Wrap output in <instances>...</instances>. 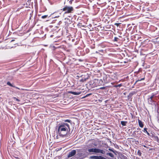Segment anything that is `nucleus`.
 <instances>
[{"instance_id": "c756f323", "label": "nucleus", "mask_w": 159, "mask_h": 159, "mask_svg": "<svg viewBox=\"0 0 159 159\" xmlns=\"http://www.w3.org/2000/svg\"><path fill=\"white\" fill-rule=\"evenodd\" d=\"M96 53H98V52L97 51H96Z\"/></svg>"}, {"instance_id": "f3484780", "label": "nucleus", "mask_w": 159, "mask_h": 159, "mask_svg": "<svg viewBox=\"0 0 159 159\" xmlns=\"http://www.w3.org/2000/svg\"><path fill=\"white\" fill-rule=\"evenodd\" d=\"M144 79H145V78H143L141 79L140 80H137L136 81L135 84H136L138 81H142V80H144Z\"/></svg>"}, {"instance_id": "9b49d317", "label": "nucleus", "mask_w": 159, "mask_h": 159, "mask_svg": "<svg viewBox=\"0 0 159 159\" xmlns=\"http://www.w3.org/2000/svg\"><path fill=\"white\" fill-rule=\"evenodd\" d=\"M143 131L144 132L147 133V134L148 135H150L149 133H148V131H147V128H144L143 129Z\"/></svg>"}, {"instance_id": "5701e85b", "label": "nucleus", "mask_w": 159, "mask_h": 159, "mask_svg": "<svg viewBox=\"0 0 159 159\" xmlns=\"http://www.w3.org/2000/svg\"><path fill=\"white\" fill-rule=\"evenodd\" d=\"M118 38L117 37H115L114 39V40L115 41H117Z\"/></svg>"}, {"instance_id": "cd10ccee", "label": "nucleus", "mask_w": 159, "mask_h": 159, "mask_svg": "<svg viewBox=\"0 0 159 159\" xmlns=\"http://www.w3.org/2000/svg\"><path fill=\"white\" fill-rule=\"evenodd\" d=\"M16 89H19V88H18V87H16Z\"/></svg>"}, {"instance_id": "20e7f679", "label": "nucleus", "mask_w": 159, "mask_h": 159, "mask_svg": "<svg viewBox=\"0 0 159 159\" xmlns=\"http://www.w3.org/2000/svg\"><path fill=\"white\" fill-rule=\"evenodd\" d=\"M65 137V136H62L61 134H59V135H57L56 136L54 135V138L57 139H59V141H62L63 140L62 138Z\"/></svg>"}, {"instance_id": "7ed1b4c3", "label": "nucleus", "mask_w": 159, "mask_h": 159, "mask_svg": "<svg viewBox=\"0 0 159 159\" xmlns=\"http://www.w3.org/2000/svg\"><path fill=\"white\" fill-rule=\"evenodd\" d=\"M88 151L89 152L101 153L102 154H104L105 153V151H104L98 148H89L88 150Z\"/></svg>"}, {"instance_id": "412c9836", "label": "nucleus", "mask_w": 159, "mask_h": 159, "mask_svg": "<svg viewBox=\"0 0 159 159\" xmlns=\"http://www.w3.org/2000/svg\"><path fill=\"white\" fill-rule=\"evenodd\" d=\"M154 95H155L154 94H153L152 95L151 97H150L149 98H151V99H153V98Z\"/></svg>"}, {"instance_id": "9d476101", "label": "nucleus", "mask_w": 159, "mask_h": 159, "mask_svg": "<svg viewBox=\"0 0 159 159\" xmlns=\"http://www.w3.org/2000/svg\"><path fill=\"white\" fill-rule=\"evenodd\" d=\"M127 123V121H121V124L123 126H125L126 125V124Z\"/></svg>"}, {"instance_id": "393cba45", "label": "nucleus", "mask_w": 159, "mask_h": 159, "mask_svg": "<svg viewBox=\"0 0 159 159\" xmlns=\"http://www.w3.org/2000/svg\"><path fill=\"white\" fill-rule=\"evenodd\" d=\"M105 89L104 87H101L100 88L101 89Z\"/></svg>"}, {"instance_id": "6e6552de", "label": "nucleus", "mask_w": 159, "mask_h": 159, "mask_svg": "<svg viewBox=\"0 0 159 159\" xmlns=\"http://www.w3.org/2000/svg\"><path fill=\"white\" fill-rule=\"evenodd\" d=\"M138 121L139 126L141 128H143V125L142 122L139 120H138Z\"/></svg>"}, {"instance_id": "39448f33", "label": "nucleus", "mask_w": 159, "mask_h": 159, "mask_svg": "<svg viewBox=\"0 0 159 159\" xmlns=\"http://www.w3.org/2000/svg\"><path fill=\"white\" fill-rule=\"evenodd\" d=\"M104 157L101 156H93L90 157V158L91 159H103Z\"/></svg>"}, {"instance_id": "b1692460", "label": "nucleus", "mask_w": 159, "mask_h": 159, "mask_svg": "<svg viewBox=\"0 0 159 159\" xmlns=\"http://www.w3.org/2000/svg\"><path fill=\"white\" fill-rule=\"evenodd\" d=\"M70 120H65V122H70Z\"/></svg>"}, {"instance_id": "a878e982", "label": "nucleus", "mask_w": 159, "mask_h": 159, "mask_svg": "<svg viewBox=\"0 0 159 159\" xmlns=\"http://www.w3.org/2000/svg\"><path fill=\"white\" fill-rule=\"evenodd\" d=\"M109 150L110 151H111L112 152H113V151L110 148H109Z\"/></svg>"}, {"instance_id": "f8f14e48", "label": "nucleus", "mask_w": 159, "mask_h": 159, "mask_svg": "<svg viewBox=\"0 0 159 159\" xmlns=\"http://www.w3.org/2000/svg\"><path fill=\"white\" fill-rule=\"evenodd\" d=\"M107 154L112 157H114V155L111 153H107Z\"/></svg>"}, {"instance_id": "4468645a", "label": "nucleus", "mask_w": 159, "mask_h": 159, "mask_svg": "<svg viewBox=\"0 0 159 159\" xmlns=\"http://www.w3.org/2000/svg\"><path fill=\"white\" fill-rule=\"evenodd\" d=\"M122 86V84H118L117 85H115L114 86V87H116V88H117L118 87H121Z\"/></svg>"}, {"instance_id": "4be33fe9", "label": "nucleus", "mask_w": 159, "mask_h": 159, "mask_svg": "<svg viewBox=\"0 0 159 159\" xmlns=\"http://www.w3.org/2000/svg\"><path fill=\"white\" fill-rule=\"evenodd\" d=\"M91 94H87L84 98H85V97H87L88 96H89Z\"/></svg>"}, {"instance_id": "f03ea898", "label": "nucleus", "mask_w": 159, "mask_h": 159, "mask_svg": "<svg viewBox=\"0 0 159 159\" xmlns=\"http://www.w3.org/2000/svg\"><path fill=\"white\" fill-rule=\"evenodd\" d=\"M61 10L64 11V14L73 13L74 11V9L73 7L67 5L65 6Z\"/></svg>"}, {"instance_id": "423d86ee", "label": "nucleus", "mask_w": 159, "mask_h": 159, "mask_svg": "<svg viewBox=\"0 0 159 159\" xmlns=\"http://www.w3.org/2000/svg\"><path fill=\"white\" fill-rule=\"evenodd\" d=\"M76 152L75 150H72L70 152H69V154L68 156V157H72L75 155L76 154Z\"/></svg>"}, {"instance_id": "2eb2a0df", "label": "nucleus", "mask_w": 159, "mask_h": 159, "mask_svg": "<svg viewBox=\"0 0 159 159\" xmlns=\"http://www.w3.org/2000/svg\"><path fill=\"white\" fill-rule=\"evenodd\" d=\"M154 139L155 141H156L159 139L158 138V137L157 136H154Z\"/></svg>"}, {"instance_id": "dca6fc26", "label": "nucleus", "mask_w": 159, "mask_h": 159, "mask_svg": "<svg viewBox=\"0 0 159 159\" xmlns=\"http://www.w3.org/2000/svg\"><path fill=\"white\" fill-rule=\"evenodd\" d=\"M7 84L8 85H9L10 86H11V87H15L14 86H13L10 83V82H8L7 83Z\"/></svg>"}, {"instance_id": "a211bd4d", "label": "nucleus", "mask_w": 159, "mask_h": 159, "mask_svg": "<svg viewBox=\"0 0 159 159\" xmlns=\"http://www.w3.org/2000/svg\"><path fill=\"white\" fill-rule=\"evenodd\" d=\"M137 154L140 156H141V152L139 150L138 151V152H137Z\"/></svg>"}, {"instance_id": "f257e3e1", "label": "nucleus", "mask_w": 159, "mask_h": 159, "mask_svg": "<svg viewBox=\"0 0 159 159\" xmlns=\"http://www.w3.org/2000/svg\"><path fill=\"white\" fill-rule=\"evenodd\" d=\"M68 129L70 130L69 125L64 123L59 125L57 130L59 134L66 137L68 132Z\"/></svg>"}, {"instance_id": "0eeeda50", "label": "nucleus", "mask_w": 159, "mask_h": 159, "mask_svg": "<svg viewBox=\"0 0 159 159\" xmlns=\"http://www.w3.org/2000/svg\"><path fill=\"white\" fill-rule=\"evenodd\" d=\"M69 93L72 94L74 95H78L80 94L81 93L80 92H72V91H70L69 92Z\"/></svg>"}, {"instance_id": "7c9ffc66", "label": "nucleus", "mask_w": 159, "mask_h": 159, "mask_svg": "<svg viewBox=\"0 0 159 159\" xmlns=\"http://www.w3.org/2000/svg\"><path fill=\"white\" fill-rule=\"evenodd\" d=\"M77 77H79V76H77Z\"/></svg>"}, {"instance_id": "bb28decb", "label": "nucleus", "mask_w": 159, "mask_h": 159, "mask_svg": "<svg viewBox=\"0 0 159 159\" xmlns=\"http://www.w3.org/2000/svg\"><path fill=\"white\" fill-rule=\"evenodd\" d=\"M72 1H73V0H70V1H69V2H71Z\"/></svg>"}, {"instance_id": "6ab92c4d", "label": "nucleus", "mask_w": 159, "mask_h": 159, "mask_svg": "<svg viewBox=\"0 0 159 159\" xmlns=\"http://www.w3.org/2000/svg\"><path fill=\"white\" fill-rule=\"evenodd\" d=\"M13 98L14 99V100H16V101H18V102H20V100H19V99H18V98H16V97H14Z\"/></svg>"}, {"instance_id": "aec40b11", "label": "nucleus", "mask_w": 159, "mask_h": 159, "mask_svg": "<svg viewBox=\"0 0 159 159\" xmlns=\"http://www.w3.org/2000/svg\"><path fill=\"white\" fill-rule=\"evenodd\" d=\"M48 16V15H44L42 16L41 18L42 19H45Z\"/></svg>"}, {"instance_id": "ddd939ff", "label": "nucleus", "mask_w": 159, "mask_h": 159, "mask_svg": "<svg viewBox=\"0 0 159 159\" xmlns=\"http://www.w3.org/2000/svg\"><path fill=\"white\" fill-rule=\"evenodd\" d=\"M107 77L106 76H105L103 77V80L104 81V82L105 83H107L108 82V81L107 80Z\"/></svg>"}, {"instance_id": "c85d7f7f", "label": "nucleus", "mask_w": 159, "mask_h": 159, "mask_svg": "<svg viewBox=\"0 0 159 159\" xmlns=\"http://www.w3.org/2000/svg\"><path fill=\"white\" fill-rule=\"evenodd\" d=\"M14 41V40H12L11 41V42H12V41Z\"/></svg>"}, {"instance_id": "1a4fd4ad", "label": "nucleus", "mask_w": 159, "mask_h": 159, "mask_svg": "<svg viewBox=\"0 0 159 159\" xmlns=\"http://www.w3.org/2000/svg\"><path fill=\"white\" fill-rule=\"evenodd\" d=\"M148 102L149 104H152L153 102H154V101L152 99H151V98H148Z\"/></svg>"}]
</instances>
